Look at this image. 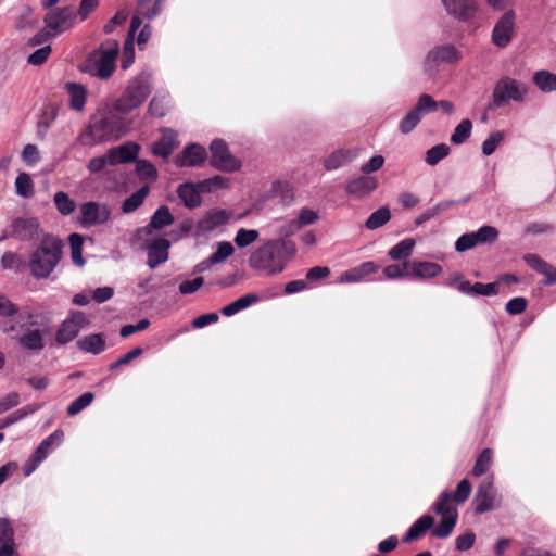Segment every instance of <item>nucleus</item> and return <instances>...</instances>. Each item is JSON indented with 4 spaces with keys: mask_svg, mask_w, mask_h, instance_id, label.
Segmentation results:
<instances>
[{
    "mask_svg": "<svg viewBox=\"0 0 556 556\" xmlns=\"http://www.w3.org/2000/svg\"><path fill=\"white\" fill-rule=\"evenodd\" d=\"M485 241H486V226H482L479 228V230L477 232H470V233H465V235L460 236L455 243V249L458 252H465L469 249H472L478 243H480V242L483 243Z\"/></svg>",
    "mask_w": 556,
    "mask_h": 556,
    "instance_id": "nucleus-26",
    "label": "nucleus"
},
{
    "mask_svg": "<svg viewBox=\"0 0 556 556\" xmlns=\"http://www.w3.org/2000/svg\"><path fill=\"white\" fill-rule=\"evenodd\" d=\"M168 104H169V100L166 96H163V97L155 96V97H153V99L151 100V102L149 104V111L152 115H154L156 117H162L165 115Z\"/></svg>",
    "mask_w": 556,
    "mask_h": 556,
    "instance_id": "nucleus-51",
    "label": "nucleus"
},
{
    "mask_svg": "<svg viewBox=\"0 0 556 556\" xmlns=\"http://www.w3.org/2000/svg\"><path fill=\"white\" fill-rule=\"evenodd\" d=\"M300 230L294 219L286 220L277 229L278 238L289 239Z\"/></svg>",
    "mask_w": 556,
    "mask_h": 556,
    "instance_id": "nucleus-58",
    "label": "nucleus"
},
{
    "mask_svg": "<svg viewBox=\"0 0 556 556\" xmlns=\"http://www.w3.org/2000/svg\"><path fill=\"white\" fill-rule=\"evenodd\" d=\"M71 251H72V260L73 263L77 266H84L85 260L83 257V244L84 237L79 233H72L68 238Z\"/></svg>",
    "mask_w": 556,
    "mask_h": 556,
    "instance_id": "nucleus-40",
    "label": "nucleus"
},
{
    "mask_svg": "<svg viewBox=\"0 0 556 556\" xmlns=\"http://www.w3.org/2000/svg\"><path fill=\"white\" fill-rule=\"evenodd\" d=\"M523 261L531 269L535 270L538 274L544 271V269H546L549 264L535 253L525 254Z\"/></svg>",
    "mask_w": 556,
    "mask_h": 556,
    "instance_id": "nucleus-53",
    "label": "nucleus"
},
{
    "mask_svg": "<svg viewBox=\"0 0 556 556\" xmlns=\"http://www.w3.org/2000/svg\"><path fill=\"white\" fill-rule=\"evenodd\" d=\"M127 131L123 117L111 110H100L92 115L89 125L80 134L79 141L84 146H96L119 139Z\"/></svg>",
    "mask_w": 556,
    "mask_h": 556,
    "instance_id": "nucleus-2",
    "label": "nucleus"
},
{
    "mask_svg": "<svg viewBox=\"0 0 556 556\" xmlns=\"http://www.w3.org/2000/svg\"><path fill=\"white\" fill-rule=\"evenodd\" d=\"M36 325V318L31 313L22 312L15 323L2 321L1 330L16 340L23 349L39 352L45 348V332L34 328Z\"/></svg>",
    "mask_w": 556,
    "mask_h": 556,
    "instance_id": "nucleus-3",
    "label": "nucleus"
},
{
    "mask_svg": "<svg viewBox=\"0 0 556 556\" xmlns=\"http://www.w3.org/2000/svg\"><path fill=\"white\" fill-rule=\"evenodd\" d=\"M65 88L70 94L71 108L78 112L83 111L87 99V89L85 86L76 83H67Z\"/></svg>",
    "mask_w": 556,
    "mask_h": 556,
    "instance_id": "nucleus-27",
    "label": "nucleus"
},
{
    "mask_svg": "<svg viewBox=\"0 0 556 556\" xmlns=\"http://www.w3.org/2000/svg\"><path fill=\"white\" fill-rule=\"evenodd\" d=\"M0 546L15 548L14 530L8 518H0Z\"/></svg>",
    "mask_w": 556,
    "mask_h": 556,
    "instance_id": "nucleus-41",
    "label": "nucleus"
},
{
    "mask_svg": "<svg viewBox=\"0 0 556 556\" xmlns=\"http://www.w3.org/2000/svg\"><path fill=\"white\" fill-rule=\"evenodd\" d=\"M450 147L445 143L437 144L426 152L425 161L428 165L434 166L450 154Z\"/></svg>",
    "mask_w": 556,
    "mask_h": 556,
    "instance_id": "nucleus-42",
    "label": "nucleus"
},
{
    "mask_svg": "<svg viewBox=\"0 0 556 556\" xmlns=\"http://www.w3.org/2000/svg\"><path fill=\"white\" fill-rule=\"evenodd\" d=\"M458 290L462 293L469 295H486V285L477 282L471 285L469 281H462L458 285Z\"/></svg>",
    "mask_w": 556,
    "mask_h": 556,
    "instance_id": "nucleus-54",
    "label": "nucleus"
},
{
    "mask_svg": "<svg viewBox=\"0 0 556 556\" xmlns=\"http://www.w3.org/2000/svg\"><path fill=\"white\" fill-rule=\"evenodd\" d=\"M143 353V350L139 346L132 349L125 355L121 356L115 363L110 365V369H115L117 367L129 364L135 358L139 357Z\"/></svg>",
    "mask_w": 556,
    "mask_h": 556,
    "instance_id": "nucleus-60",
    "label": "nucleus"
},
{
    "mask_svg": "<svg viewBox=\"0 0 556 556\" xmlns=\"http://www.w3.org/2000/svg\"><path fill=\"white\" fill-rule=\"evenodd\" d=\"M293 219L301 229L304 226L315 224L319 219V214L309 207H302Z\"/></svg>",
    "mask_w": 556,
    "mask_h": 556,
    "instance_id": "nucleus-50",
    "label": "nucleus"
},
{
    "mask_svg": "<svg viewBox=\"0 0 556 556\" xmlns=\"http://www.w3.org/2000/svg\"><path fill=\"white\" fill-rule=\"evenodd\" d=\"M11 236L22 240H31L39 235V220L35 217H16L11 222Z\"/></svg>",
    "mask_w": 556,
    "mask_h": 556,
    "instance_id": "nucleus-17",
    "label": "nucleus"
},
{
    "mask_svg": "<svg viewBox=\"0 0 556 556\" xmlns=\"http://www.w3.org/2000/svg\"><path fill=\"white\" fill-rule=\"evenodd\" d=\"M446 13L462 22L476 16L478 5L475 0H440Z\"/></svg>",
    "mask_w": 556,
    "mask_h": 556,
    "instance_id": "nucleus-15",
    "label": "nucleus"
},
{
    "mask_svg": "<svg viewBox=\"0 0 556 556\" xmlns=\"http://www.w3.org/2000/svg\"><path fill=\"white\" fill-rule=\"evenodd\" d=\"M177 146V134L172 129H166L163 131L162 137L153 144L152 152L154 155L166 159Z\"/></svg>",
    "mask_w": 556,
    "mask_h": 556,
    "instance_id": "nucleus-23",
    "label": "nucleus"
},
{
    "mask_svg": "<svg viewBox=\"0 0 556 556\" xmlns=\"http://www.w3.org/2000/svg\"><path fill=\"white\" fill-rule=\"evenodd\" d=\"M149 187L143 186L135 193H132L130 197H128L122 204L123 213L129 214L131 212H135L143 203L144 199L149 194Z\"/></svg>",
    "mask_w": 556,
    "mask_h": 556,
    "instance_id": "nucleus-33",
    "label": "nucleus"
},
{
    "mask_svg": "<svg viewBox=\"0 0 556 556\" xmlns=\"http://www.w3.org/2000/svg\"><path fill=\"white\" fill-rule=\"evenodd\" d=\"M421 122L418 115L410 109L407 114L400 121L399 130L403 135L410 134Z\"/></svg>",
    "mask_w": 556,
    "mask_h": 556,
    "instance_id": "nucleus-49",
    "label": "nucleus"
},
{
    "mask_svg": "<svg viewBox=\"0 0 556 556\" xmlns=\"http://www.w3.org/2000/svg\"><path fill=\"white\" fill-rule=\"evenodd\" d=\"M517 30V12L514 9L504 11L495 21L491 40L500 49L508 47Z\"/></svg>",
    "mask_w": 556,
    "mask_h": 556,
    "instance_id": "nucleus-8",
    "label": "nucleus"
},
{
    "mask_svg": "<svg viewBox=\"0 0 556 556\" xmlns=\"http://www.w3.org/2000/svg\"><path fill=\"white\" fill-rule=\"evenodd\" d=\"M527 307V300L521 296L509 300L506 304V311L511 315L521 314Z\"/></svg>",
    "mask_w": 556,
    "mask_h": 556,
    "instance_id": "nucleus-63",
    "label": "nucleus"
},
{
    "mask_svg": "<svg viewBox=\"0 0 556 556\" xmlns=\"http://www.w3.org/2000/svg\"><path fill=\"white\" fill-rule=\"evenodd\" d=\"M76 21V11L73 7H65L56 11L49 12L45 17L47 35L55 37L72 28Z\"/></svg>",
    "mask_w": 556,
    "mask_h": 556,
    "instance_id": "nucleus-12",
    "label": "nucleus"
},
{
    "mask_svg": "<svg viewBox=\"0 0 556 556\" xmlns=\"http://www.w3.org/2000/svg\"><path fill=\"white\" fill-rule=\"evenodd\" d=\"M211 159L210 164L220 172L233 173L240 169L241 162L233 156L226 142L220 139H215L210 144Z\"/></svg>",
    "mask_w": 556,
    "mask_h": 556,
    "instance_id": "nucleus-11",
    "label": "nucleus"
},
{
    "mask_svg": "<svg viewBox=\"0 0 556 556\" xmlns=\"http://www.w3.org/2000/svg\"><path fill=\"white\" fill-rule=\"evenodd\" d=\"M94 399L92 392H86L73 401L67 407V415L75 416L79 414L83 409L88 407Z\"/></svg>",
    "mask_w": 556,
    "mask_h": 556,
    "instance_id": "nucleus-47",
    "label": "nucleus"
},
{
    "mask_svg": "<svg viewBox=\"0 0 556 556\" xmlns=\"http://www.w3.org/2000/svg\"><path fill=\"white\" fill-rule=\"evenodd\" d=\"M170 242L165 238H159L151 241L147 247L148 266L152 269L165 263L168 260V250Z\"/></svg>",
    "mask_w": 556,
    "mask_h": 556,
    "instance_id": "nucleus-18",
    "label": "nucleus"
},
{
    "mask_svg": "<svg viewBox=\"0 0 556 556\" xmlns=\"http://www.w3.org/2000/svg\"><path fill=\"white\" fill-rule=\"evenodd\" d=\"M79 213V224L89 228L106 223L111 217L112 210L106 203L89 201L80 205Z\"/></svg>",
    "mask_w": 556,
    "mask_h": 556,
    "instance_id": "nucleus-13",
    "label": "nucleus"
},
{
    "mask_svg": "<svg viewBox=\"0 0 556 556\" xmlns=\"http://www.w3.org/2000/svg\"><path fill=\"white\" fill-rule=\"evenodd\" d=\"M391 218V212L387 206L380 207L369 215L365 226L369 230H375L386 225Z\"/></svg>",
    "mask_w": 556,
    "mask_h": 556,
    "instance_id": "nucleus-34",
    "label": "nucleus"
},
{
    "mask_svg": "<svg viewBox=\"0 0 556 556\" xmlns=\"http://www.w3.org/2000/svg\"><path fill=\"white\" fill-rule=\"evenodd\" d=\"M384 277L388 279H399L404 277H409L408 269H405L404 263L402 265L393 264L384 267L383 269Z\"/></svg>",
    "mask_w": 556,
    "mask_h": 556,
    "instance_id": "nucleus-57",
    "label": "nucleus"
},
{
    "mask_svg": "<svg viewBox=\"0 0 556 556\" xmlns=\"http://www.w3.org/2000/svg\"><path fill=\"white\" fill-rule=\"evenodd\" d=\"M405 269H408L409 277L421 279L433 278L442 273V267L432 262L406 261Z\"/></svg>",
    "mask_w": 556,
    "mask_h": 556,
    "instance_id": "nucleus-20",
    "label": "nucleus"
},
{
    "mask_svg": "<svg viewBox=\"0 0 556 556\" xmlns=\"http://www.w3.org/2000/svg\"><path fill=\"white\" fill-rule=\"evenodd\" d=\"M414 247V239H404L390 249L389 256L394 261L407 258L413 253Z\"/></svg>",
    "mask_w": 556,
    "mask_h": 556,
    "instance_id": "nucleus-35",
    "label": "nucleus"
},
{
    "mask_svg": "<svg viewBox=\"0 0 556 556\" xmlns=\"http://www.w3.org/2000/svg\"><path fill=\"white\" fill-rule=\"evenodd\" d=\"M296 245L290 239L273 238L265 240L249 257L251 268L264 271L268 276L282 273L295 256Z\"/></svg>",
    "mask_w": 556,
    "mask_h": 556,
    "instance_id": "nucleus-1",
    "label": "nucleus"
},
{
    "mask_svg": "<svg viewBox=\"0 0 556 556\" xmlns=\"http://www.w3.org/2000/svg\"><path fill=\"white\" fill-rule=\"evenodd\" d=\"M229 187L230 179L220 175H216L199 184V188L204 192H214L218 189H228Z\"/></svg>",
    "mask_w": 556,
    "mask_h": 556,
    "instance_id": "nucleus-39",
    "label": "nucleus"
},
{
    "mask_svg": "<svg viewBox=\"0 0 556 556\" xmlns=\"http://www.w3.org/2000/svg\"><path fill=\"white\" fill-rule=\"evenodd\" d=\"M378 187L377 178L363 175L352 179L346 186V193L355 198H364L370 194Z\"/></svg>",
    "mask_w": 556,
    "mask_h": 556,
    "instance_id": "nucleus-19",
    "label": "nucleus"
},
{
    "mask_svg": "<svg viewBox=\"0 0 556 556\" xmlns=\"http://www.w3.org/2000/svg\"><path fill=\"white\" fill-rule=\"evenodd\" d=\"M88 324V318L83 312H74L58 328L55 341L59 344H66L74 340L79 331Z\"/></svg>",
    "mask_w": 556,
    "mask_h": 556,
    "instance_id": "nucleus-14",
    "label": "nucleus"
},
{
    "mask_svg": "<svg viewBox=\"0 0 556 556\" xmlns=\"http://www.w3.org/2000/svg\"><path fill=\"white\" fill-rule=\"evenodd\" d=\"M81 351L99 354L104 350L105 341L100 334H89L77 342Z\"/></svg>",
    "mask_w": 556,
    "mask_h": 556,
    "instance_id": "nucleus-31",
    "label": "nucleus"
},
{
    "mask_svg": "<svg viewBox=\"0 0 556 556\" xmlns=\"http://www.w3.org/2000/svg\"><path fill=\"white\" fill-rule=\"evenodd\" d=\"M61 256V241L53 236H45L29 255V269L33 276L37 279L48 278L59 264Z\"/></svg>",
    "mask_w": 556,
    "mask_h": 556,
    "instance_id": "nucleus-4",
    "label": "nucleus"
},
{
    "mask_svg": "<svg viewBox=\"0 0 556 556\" xmlns=\"http://www.w3.org/2000/svg\"><path fill=\"white\" fill-rule=\"evenodd\" d=\"M257 301H258V296L256 294L249 293V294H245V295L239 298L238 300L233 301L232 303L224 306L220 312L224 316L229 317V316L237 314L238 312H240L242 309L248 308L249 306L256 303Z\"/></svg>",
    "mask_w": 556,
    "mask_h": 556,
    "instance_id": "nucleus-30",
    "label": "nucleus"
},
{
    "mask_svg": "<svg viewBox=\"0 0 556 556\" xmlns=\"http://www.w3.org/2000/svg\"><path fill=\"white\" fill-rule=\"evenodd\" d=\"M136 172L142 179H153L156 177V169L154 165L146 160L137 161Z\"/></svg>",
    "mask_w": 556,
    "mask_h": 556,
    "instance_id": "nucleus-56",
    "label": "nucleus"
},
{
    "mask_svg": "<svg viewBox=\"0 0 556 556\" xmlns=\"http://www.w3.org/2000/svg\"><path fill=\"white\" fill-rule=\"evenodd\" d=\"M54 204L56 210L62 215H70L76 208V203L72 200L67 193L59 191L54 194Z\"/></svg>",
    "mask_w": 556,
    "mask_h": 556,
    "instance_id": "nucleus-44",
    "label": "nucleus"
},
{
    "mask_svg": "<svg viewBox=\"0 0 556 556\" xmlns=\"http://www.w3.org/2000/svg\"><path fill=\"white\" fill-rule=\"evenodd\" d=\"M258 231L255 229L240 228L235 236V243L239 248H245L258 239Z\"/></svg>",
    "mask_w": 556,
    "mask_h": 556,
    "instance_id": "nucleus-48",
    "label": "nucleus"
},
{
    "mask_svg": "<svg viewBox=\"0 0 556 556\" xmlns=\"http://www.w3.org/2000/svg\"><path fill=\"white\" fill-rule=\"evenodd\" d=\"M15 192L17 195L28 199L34 194V182L26 173H20L15 179Z\"/></svg>",
    "mask_w": 556,
    "mask_h": 556,
    "instance_id": "nucleus-37",
    "label": "nucleus"
},
{
    "mask_svg": "<svg viewBox=\"0 0 556 556\" xmlns=\"http://www.w3.org/2000/svg\"><path fill=\"white\" fill-rule=\"evenodd\" d=\"M139 146L135 142H126L108 151L110 165L134 161L139 153Z\"/></svg>",
    "mask_w": 556,
    "mask_h": 556,
    "instance_id": "nucleus-22",
    "label": "nucleus"
},
{
    "mask_svg": "<svg viewBox=\"0 0 556 556\" xmlns=\"http://www.w3.org/2000/svg\"><path fill=\"white\" fill-rule=\"evenodd\" d=\"M174 223V216L165 205L160 206L152 215L148 228L162 229Z\"/></svg>",
    "mask_w": 556,
    "mask_h": 556,
    "instance_id": "nucleus-32",
    "label": "nucleus"
},
{
    "mask_svg": "<svg viewBox=\"0 0 556 556\" xmlns=\"http://www.w3.org/2000/svg\"><path fill=\"white\" fill-rule=\"evenodd\" d=\"M149 76L141 74L128 83L122 96L115 102V110L127 114L139 108L150 96Z\"/></svg>",
    "mask_w": 556,
    "mask_h": 556,
    "instance_id": "nucleus-6",
    "label": "nucleus"
},
{
    "mask_svg": "<svg viewBox=\"0 0 556 556\" xmlns=\"http://www.w3.org/2000/svg\"><path fill=\"white\" fill-rule=\"evenodd\" d=\"M165 0H139V14L152 20L162 10Z\"/></svg>",
    "mask_w": 556,
    "mask_h": 556,
    "instance_id": "nucleus-43",
    "label": "nucleus"
},
{
    "mask_svg": "<svg viewBox=\"0 0 556 556\" xmlns=\"http://www.w3.org/2000/svg\"><path fill=\"white\" fill-rule=\"evenodd\" d=\"M528 93V87L518 80L509 77L502 78L493 91V100L497 106L509 101L521 102Z\"/></svg>",
    "mask_w": 556,
    "mask_h": 556,
    "instance_id": "nucleus-10",
    "label": "nucleus"
},
{
    "mask_svg": "<svg viewBox=\"0 0 556 556\" xmlns=\"http://www.w3.org/2000/svg\"><path fill=\"white\" fill-rule=\"evenodd\" d=\"M204 283L202 277H197L193 280L184 281L179 286V292L184 295L192 294L198 291Z\"/></svg>",
    "mask_w": 556,
    "mask_h": 556,
    "instance_id": "nucleus-61",
    "label": "nucleus"
},
{
    "mask_svg": "<svg viewBox=\"0 0 556 556\" xmlns=\"http://www.w3.org/2000/svg\"><path fill=\"white\" fill-rule=\"evenodd\" d=\"M207 157L204 147L198 143H191L184 148L181 153L176 156L175 164L178 167H199Z\"/></svg>",
    "mask_w": 556,
    "mask_h": 556,
    "instance_id": "nucleus-16",
    "label": "nucleus"
},
{
    "mask_svg": "<svg viewBox=\"0 0 556 556\" xmlns=\"http://www.w3.org/2000/svg\"><path fill=\"white\" fill-rule=\"evenodd\" d=\"M235 252L232 244L228 241H222L217 243L216 251L210 256L208 262L211 264L223 263L226 258L231 256Z\"/></svg>",
    "mask_w": 556,
    "mask_h": 556,
    "instance_id": "nucleus-46",
    "label": "nucleus"
},
{
    "mask_svg": "<svg viewBox=\"0 0 556 556\" xmlns=\"http://www.w3.org/2000/svg\"><path fill=\"white\" fill-rule=\"evenodd\" d=\"M471 485L467 479H463L456 488L454 500L457 503H464L470 495Z\"/></svg>",
    "mask_w": 556,
    "mask_h": 556,
    "instance_id": "nucleus-62",
    "label": "nucleus"
},
{
    "mask_svg": "<svg viewBox=\"0 0 556 556\" xmlns=\"http://www.w3.org/2000/svg\"><path fill=\"white\" fill-rule=\"evenodd\" d=\"M462 59V52L453 43H441L433 46L425 56L424 71L434 78L442 66L456 64Z\"/></svg>",
    "mask_w": 556,
    "mask_h": 556,
    "instance_id": "nucleus-7",
    "label": "nucleus"
},
{
    "mask_svg": "<svg viewBox=\"0 0 556 556\" xmlns=\"http://www.w3.org/2000/svg\"><path fill=\"white\" fill-rule=\"evenodd\" d=\"M346 161L345 152L336 151L325 159L324 166L327 170H333L342 166Z\"/></svg>",
    "mask_w": 556,
    "mask_h": 556,
    "instance_id": "nucleus-55",
    "label": "nucleus"
},
{
    "mask_svg": "<svg viewBox=\"0 0 556 556\" xmlns=\"http://www.w3.org/2000/svg\"><path fill=\"white\" fill-rule=\"evenodd\" d=\"M412 110L422 119L426 114L437 111V101L430 94L424 93Z\"/></svg>",
    "mask_w": 556,
    "mask_h": 556,
    "instance_id": "nucleus-38",
    "label": "nucleus"
},
{
    "mask_svg": "<svg viewBox=\"0 0 556 556\" xmlns=\"http://www.w3.org/2000/svg\"><path fill=\"white\" fill-rule=\"evenodd\" d=\"M201 192L199 185L191 182L180 185L177 190L179 199L188 208H194L201 204Z\"/></svg>",
    "mask_w": 556,
    "mask_h": 556,
    "instance_id": "nucleus-25",
    "label": "nucleus"
},
{
    "mask_svg": "<svg viewBox=\"0 0 556 556\" xmlns=\"http://www.w3.org/2000/svg\"><path fill=\"white\" fill-rule=\"evenodd\" d=\"M21 157L27 166H35L40 161V153L35 144L28 143L24 147Z\"/></svg>",
    "mask_w": 556,
    "mask_h": 556,
    "instance_id": "nucleus-52",
    "label": "nucleus"
},
{
    "mask_svg": "<svg viewBox=\"0 0 556 556\" xmlns=\"http://www.w3.org/2000/svg\"><path fill=\"white\" fill-rule=\"evenodd\" d=\"M383 163L384 157L382 155H375L367 163L362 165L361 170L368 175L372 172L379 170L383 166Z\"/></svg>",
    "mask_w": 556,
    "mask_h": 556,
    "instance_id": "nucleus-64",
    "label": "nucleus"
},
{
    "mask_svg": "<svg viewBox=\"0 0 556 556\" xmlns=\"http://www.w3.org/2000/svg\"><path fill=\"white\" fill-rule=\"evenodd\" d=\"M117 54L118 43L115 40H108L98 50L90 53L80 65V70L92 76L106 79L115 71Z\"/></svg>",
    "mask_w": 556,
    "mask_h": 556,
    "instance_id": "nucleus-5",
    "label": "nucleus"
},
{
    "mask_svg": "<svg viewBox=\"0 0 556 556\" xmlns=\"http://www.w3.org/2000/svg\"><path fill=\"white\" fill-rule=\"evenodd\" d=\"M63 438V431L60 429L55 430L41 441L31 456H34L39 462L45 460L53 447L59 446L62 443Z\"/></svg>",
    "mask_w": 556,
    "mask_h": 556,
    "instance_id": "nucleus-24",
    "label": "nucleus"
},
{
    "mask_svg": "<svg viewBox=\"0 0 556 556\" xmlns=\"http://www.w3.org/2000/svg\"><path fill=\"white\" fill-rule=\"evenodd\" d=\"M434 510L442 516L441 522L433 529L432 534L440 539L447 538L457 521V510L451 503V494L443 492L434 504Z\"/></svg>",
    "mask_w": 556,
    "mask_h": 556,
    "instance_id": "nucleus-9",
    "label": "nucleus"
},
{
    "mask_svg": "<svg viewBox=\"0 0 556 556\" xmlns=\"http://www.w3.org/2000/svg\"><path fill=\"white\" fill-rule=\"evenodd\" d=\"M21 313L15 304L0 294V317L5 318L4 321L15 323L17 315Z\"/></svg>",
    "mask_w": 556,
    "mask_h": 556,
    "instance_id": "nucleus-45",
    "label": "nucleus"
},
{
    "mask_svg": "<svg viewBox=\"0 0 556 556\" xmlns=\"http://www.w3.org/2000/svg\"><path fill=\"white\" fill-rule=\"evenodd\" d=\"M50 53H51V47L45 46V47L36 50L34 53H31L28 56L27 61L31 65H41L47 61Z\"/></svg>",
    "mask_w": 556,
    "mask_h": 556,
    "instance_id": "nucleus-59",
    "label": "nucleus"
},
{
    "mask_svg": "<svg viewBox=\"0 0 556 556\" xmlns=\"http://www.w3.org/2000/svg\"><path fill=\"white\" fill-rule=\"evenodd\" d=\"M472 130V123L470 119L465 118L463 119L454 129L452 136H451V142L453 144L459 146L466 142Z\"/></svg>",
    "mask_w": 556,
    "mask_h": 556,
    "instance_id": "nucleus-36",
    "label": "nucleus"
},
{
    "mask_svg": "<svg viewBox=\"0 0 556 556\" xmlns=\"http://www.w3.org/2000/svg\"><path fill=\"white\" fill-rule=\"evenodd\" d=\"M231 217V213L223 210V208H214L205 214L203 218L198 222V229L201 232H210L215 228L225 225L229 218Z\"/></svg>",
    "mask_w": 556,
    "mask_h": 556,
    "instance_id": "nucleus-21",
    "label": "nucleus"
},
{
    "mask_svg": "<svg viewBox=\"0 0 556 556\" xmlns=\"http://www.w3.org/2000/svg\"><path fill=\"white\" fill-rule=\"evenodd\" d=\"M533 84L542 91V92H553L556 91V74L546 70L538 71L533 74L532 77Z\"/></svg>",
    "mask_w": 556,
    "mask_h": 556,
    "instance_id": "nucleus-28",
    "label": "nucleus"
},
{
    "mask_svg": "<svg viewBox=\"0 0 556 556\" xmlns=\"http://www.w3.org/2000/svg\"><path fill=\"white\" fill-rule=\"evenodd\" d=\"M434 518L430 515H425L416 520L409 528L404 536V542H410L422 536L428 529L432 527Z\"/></svg>",
    "mask_w": 556,
    "mask_h": 556,
    "instance_id": "nucleus-29",
    "label": "nucleus"
}]
</instances>
